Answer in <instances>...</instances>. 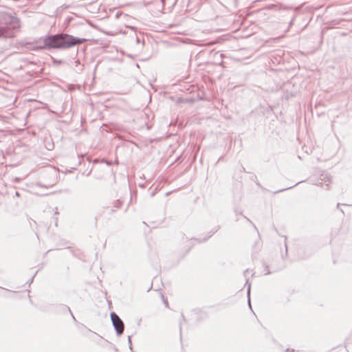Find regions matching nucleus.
I'll return each instance as SVG.
<instances>
[{"label": "nucleus", "instance_id": "f257e3e1", "mask_svg": "<svg viewBox=\"0 0 352 352\" xmlns=\"http://www.w3.org/2000/svg\"><path fill=\"white\" fill-rule=\"evenodd\" d=\"M86 38H79L67 34L47 36L36 41L35 49H67L84 43Z\"/></svg>", "mask_w": 352, "mask_h": 352}, {"label": "nucleus", "instance_id": "f03ea898", "mask_svg": "<svg viewBox=\"0 0 352 352\" xmlns=\"http://www.w3.org/2000/svg\"><path fill=\"white\" fill-rule=\"evenodd\" d=\"M20 21L15 16H10L5 25L0 26V37L11 38L19 30Z\"/></svg>", "mask_w": 352, "mask_h": 352}, {"label": "nucleus", "instance_id": "7ed1b4c3", "mask_svg": "<svg viewBox=\"0 0 352 352\" xmlns=\"http://www.w3.org/2000/svg\"><path fill=\"white\" fill-rule=\"evenodd\" d=\"M110 317L117 336H121L124 330V324L123 321L115 312H111L110 314Z\"/></svg>", "mask_w": 352, "mask_h": 352}, {"label": "nucleus", "instance_id": "20e7f679", "mask_svg": "<svg viewBox=\"0 0 352 352\" xmlns=\"http://www.w3.org/2000/svg\"><path fill=\"white\" fill-rule=\"evenodd\" d=\"M199 91H201L199 92L197 95V100H206L210 101L211 98L213 97V94H207L204 91H203V89H198Z\"/></svg>", "mask_w": 352, "mask_h": 352}, {"label": "nucleus", "instance_id": "39448f33", "mask_svg": "<svg viewBox=\"0 0 352 352\" xmlns=\"http://www.w3.org/2000/svg\"><path fill=\"white\" fill-rule=\"evenodd\" d=\"M245 285H247V296H248V306L250 309H252V305H251V302H250L251 284L249 283L248 279L246 280Z\"/></svg>", "mask_w": 352, "mask_h": 352}, {"label": "nucleus", "instance_id": "423d86ee", "mask_svg": "<svg viewBox=\"0 0 352 352\" xmlns=\"http://www.w3.org/2000/svg\"><path fill=\"white\" fill-rule=\"evenodd\" d=\"M220 228V226H217L215 227H214L208 233V235L205 237L204 239H203V241H206L209 238H210L214 233H216Z\"/></svg>", "mask_w": 352, "mask_h": 352}, {"label": "nucleus", "instance_id": "0eeeda50", "mask_svg": "<svg viewBox=\"0 0 352 352\" xmlns=\"http://www.w3.org/2000/svg\"><path fill=\"white\" fill-rule=\"evenodd\" d=\"M58 308H59V310L62 312V313H69V314H72V311L70 309V308L67 306V305H60L58 306Z\"/></svg>", "mask_w": 352, "mask_h": 352}, {"label": "nucleus", "instance_id": "6e6552de", "mask_svg": "<svg viewBox=\"0 0 352 352\" xmlns=\"http://www.w3.org/2000/svg\"><path fill=\"white\" fill-rule=\"evenodd\" d=\"M16 96L11 95L8 97V100L5 101V103L6 105H10L12 104H14L16 101Z\"/></svg>", "mask_w": 352, "mask_h": 352}, {"label": "nucleus", "instance_id": "1a4fd4ad", "mask_svg": "<svg viewBox=\"0 0 352 352\" xmlns=\"http://www.w3.org/2000/svg\"><path fill=\"white\" fill-rule=\"evenodd\" d=\"M301 182H302V181L297 182V183H296L295 185H294V186H289V187H287V188H283V189L278 190H277V191L274 192V194H277V193H278V192H280L285 191V190H286L291 189V188H292L293 187L296 186V185H298V184H300V183H301Z\"/></svg>", "mask_w": 352, "mask_h": 352}, {"label": "nucleus", "instance_id": "9d476101", "mask_svg": "<svg viewBox=\"0 0 352 352\" xmlns=\"http://www.w3.org/2000/svg\"><path fill=\"white\" fill-rule=\"evenodd\" d=\"M78 324V329H87V331H91V330L89 329H88L84 324H81V323H77Z\"/></svg>", "mask_w": 352, "mask_h": 352}, {"label": "nucleus", "instance_id": "9b49d317", "mask_svg": "<svg viewBox=\"0 0 352 352\" xmlns=\"http://www.w3.org/2000/svg\"><path fill=\"white\" fill-rule=\"evenodd\" d=\"M128 342L129 344V349L131 351V352H133V346H132V342H131V336H128Z\"/></svg>", "mask_w": 352, "mask_h": 352}, {"label": "nucleus", "instance_id": "f8f14e48", "mask_svg": "<svg viewBox=\"0 0 352 352\" xmlns=\"http://www.w3.org/2000/svg\"><path fill=\"white\" fill-rule=\"evenodd\" d=\"M265 272H264V274L265 275H268V274H271V272L270 270H269V267L267 265H265V270H264Z\"/></svg>", "mask_w": 352, "mask_h": 352}, {"label": "nucleus", "instance_id": "ddd939ff", "mask_svg": "<svg viewBox=\"0 0 352 352\" xmlns=\"http://www.w3.org/2000/svg\"><path fill=\"white\" fill-rule=\"evenodd\" d=\"M195 100L196 99L194 97H190L186 99V101L188 102L189 103H193L195 102Z\"/></svg>", "mask_w": 352, "mask_h": 352}, {"label": "nucleus", "instance_id": "4468645a", "mask_svg": "<svg viewBox=\"0 0 352 352\" xmlns=\"http://www.w3.org/2000/svg\"><path fill=\"white\" fill-rule=\"evenodd\" d=\"M121 205H122V201H120V200H117L116 204L114 207L116 208H119L121 206Z\"/></svg>", "mask_w": 352, "mask_h": 352}, {"label": "nucleus", "instance_id": "2eb2a0df", "mask_svg": "<svg viewBox=\"0 0 352 352\" xmlns=\"http://www.w3.org/2000/svg\"><path fill=\"white\" fill-rule=\"evenodd\" d=\"M182 323L180 322L179 323V331H180V340L182 339Z\"/></svg>", "mask_w": 352, "mask_h": 352}, {"label": "nucleus", "instance_id": "dca6fc26", "mask_svg": "<svg viewBox=\"0 0 352 352\" xmlns=\"http://www.w3.org/2000/svg\"><path fill=\"white\" fill-rule=\"evenodd\" d=\"M320 185L321 187L324 188L326 190H329V184H325L324 186L322 183H320Z\"/></svg>", "mask_w": 352, "mask_h": 352}, {"label": "nucleus", "instance_id": "f3484780", "mask_svg": "<svg viewBox=\"0 0 352 352\" xmlns=\"http://www.w3.org/2000/svg\"><path fill=\"white\" fill-rule=\"evenodd\" d=\"M70 315H71V316H72V319H73L74 322L76 324H77V323H78V321L76 320V318L74 317V314H73V313H72V314H70Z\"/></svg>", "mask_w": 352, "mask_h": 352}, {"label": "nucleus", "instance_id": "a211bd4d", "mask_svg": "<svg viewBox=\"0 0 352 352\" xmlns=\"http://www.w3.org/2000/svg\"><path fill=\"white\" fill-rule=\"evenodd\" d=\"M37 272L32 276L31 279L29 280V282H30V284L32 283L33 281V279L34 278Z\"/></svg>", "mask_w": 352, "mask_h": 352}, {"label": "nucleus", "instance_id": "6ab92c4d", "mask_svg": "<svg viewBox=\"0 0 352 352\" xmlns=\"http://www.w3.org/2000/svg\"><path fill=\"white\" fill-rule=\"evenodd\" d=\"M286 352H295V350L293 349H289L287 348L286 350H285Z\"/></svg>", "mask_w": 352, "mask_h": 352}, {"label": "nucleus", "instance_id": "aec40b11", "mask_svg": "<svg viewBox=\"0 0 352 352\" xmlns=\"http://www.w3.org/2000/svg\"><path fill=\"white\" fill-rule=\"evenodd\" d=\"M14 181L15 182H19L21 181V178H19V177H14Z\"/></svg>", "mask_w": 352, "mask_h": 352}, {"label": "nucleus", "instance_id": "412c9836", "mask_svg": "<svg viewBox=\"0 0 352 352\" xmlns=\"http://www.w3.org/2000/svg\"><path fill=\"white\" fill-rule=\"evenodd\" d=\"M340 206V204H339V203H338V204H337V208H338V209H339V210H340L342 214H344V211H343V210H342V209H340V208H339V206Z\"/></svg>", "mask_w": 352, "mask_h": 352}, {"label": "nucleus", "instance_id": "4be33fe9", "mask_svg": "<svg viewBox=\"0 0 352 352\" xmlns=\"http://www.w3.org/2000/svg\"><path fill=\"white\" fill-rule=\"evenodd\" d=\"M285 254L287 255V254L288 248H287V245L286 242L285 243Z\"/></svg>", "mask_w": 352, "mask_h": 352}, {"label": "nucleus", "instance_id": "5701e85b", "mask_svg": "<svg viewBox=\"0 0 352 352\" xmlns=\"http://www.w3.org/2000/svg\"><path fill=\"white\" fill-rule=\"evenodd\" d=\"M241 171L245 172V168L243 166H241Z\"/></svg>", "mask_w": 352, "mask_h": 352}, {"label": "nucleus", "instance_id": "b1692460", "mask_svg": "<svg viewBox=\"0 0 352 352\" xmlns=\"http://www.w3.org/2000/svg\"><path fill=\"white\" fill-rule=\"evenodd\" d=\"M235 212H236V215L242 214V212H240V211H238V210H235Z\"/></svg>", "mask_w": 352, "mask_h": 352}, {"label": "nucleus", "instance_id": "393cba45", "mask_svg": "<svg viewBox=\"0 0 352 352\" xmlns=\"http://www.w3.org/2000/svg\"><path fill=\"white\" fill-rule=\"evenodd\" d=\"M15 196L19 197H20V193L18 191H16L15 192Z\"/></svg>", "mask_w": 352, "mask_h": 352}, {"label": "nucleus", "instance_id": "a878e982", "mask_svg": "<svg viewBox=\"0 0 352 352\" xmlns=\"http://www.w3.org/2000/svg\"><path fill=\"white\" fill-rule=\"evenodd\" d=\"M164 305H166V307H167V306H168V301H167L166 300H164Z\"/></svg>", "mask_w": 352, "mask_h": 352}, {"label": "nucleus", "instance_id": "bb28decb", "mask_svg": "<svg viewBox=\"0 0 352 352\" xmlns=\"http://www.w3.org/2000/svg\"><path fill=\"white\" fill-rule=\"evenodd\" d=\"M181 316H182V320H183L184 322H186V319H185L184 316V314H182Z\"/></svg>", "mask_w": 352, "mask_h": 352}, {"label": "nucleus", "instance_id": "cd10ccee", "mask_svg": "<svg viewBox=\"0 0 352 352\" xmlns=\"http://www.w3.org/2000/svg\"><path fill=\"white\" fill-rule=\"evenodd\" d=\"M248 272V270H245L243 272L244 276H246Z\"/></svg>", "mask_w": 352, "mask_h": 352}, {"label": "nucleus", "instance_id": "c85d7f7f", "mask_svg": "<svg viewBox=\"0 0 352 352\" xmlns=\"http://www.w3.org/2000/svg\"><path fill=\"white\" fill-rule=\"evenodd\" d=\"M244 218H245V219H247V221H249V222H250L251 223H252V221H250L248 217H244Z\"/></svg>", "mask_w": 352, "mask_h": 352}, {"label": "nucleus", "instance_id": "c756f323", "mask_svg": "<svg viewBox=\"0 0 352 352\" xmlns=\"http://www.w3.org/2000/svg\"><path fill=\"white\" fill-rule=\"evenodd\" d=\"M195 239V241H198V243H201V240H199V239Z\"/></svg>", "mask_w": 352, "mask_h": 352}, {"label": "nucleus", "instance_id": "7c9ffc66", "mask_svg": "<svg viewBox=\"0 0 352 352\" xmlns=\"http://www.w3.org/2000/svg\"><path fill=\"white\" fill-rule=\"evenodd\" d=\"M57 221H58V219L57 218H55V225L57 226Z\"/></svg>", "mask_w": 352, "mask_h": 352}, {"label": "nucleus", "instance_id": "2f4dec72", "mask_svg": "<svg viewBox=\"0 0 352 352\" xmlns=\"http://www.w3.org/2000/svg\"><path fill=\"white\" fill-rule=\"evenodd\" d=\"M113 349H114L116 352H118V349L116 346H114Z\"/></svg>", "mask_w": 352, "mask_h": 352}, {"label": "nucleus", "instance_id": "473e14b6", "mask_svg": "<svg viewBox=\"0 0 352 352\" xmlns=\"http://www.w3.org/2000/svg\"><path fill=\"white\" fill-rule=\"evenodd\" d=\"M152 288V285L150 286V287L147 289V292H148L149 290H151V289Z\"/></svg>", "mask_w": 352, "mask_h": 352}, {"label": "nucleus", "instance_id": "72a5a7b5", "mask_svg": "<svg viewBox=\"0 0 352 352\" xmlns=\"http://www.w3.org/2000/svg\"><path fill=\"white\" fill-rule=\"evenodd\" d=\"M0 289H5V290H6V291H9L8 289H5V288H3L2 287H0Z\"/></svg>", "mask_w": 352, "mask_h": 352}, {"label": "nucleus", "instance_id": "f704fd0d", "mask_svg": "<svg viewBox=\"0 0 352 352\" xmlns=\"http://www.w3.org/2000/svg\"><path fill=\"white\" fill-rule=\"evenodd\" d=\"M327 177L328 181H329V182H331L329 177L328 176H327Z\"/></svg>", "mask_w": 352, "mask_h": 352}]
</instances>
